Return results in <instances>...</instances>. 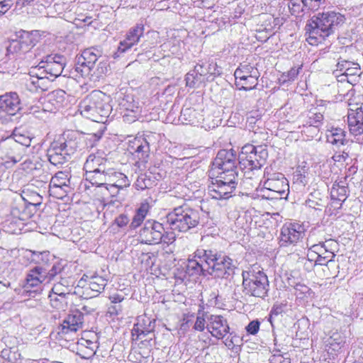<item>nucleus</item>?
<instances>
[{"instance_id": "39", "label": "nucleus", "mask_w": 363, "mask_h": 363, "mask_svg": "<svg viewBox=\"0 0 363 363\" xmlns=\"http://www.w3.org/2000/svg\"><path fill=\"white\" fill-rule=\"evenodd\" d=\"M308 179L303 168L298 167L293 174L292 188L301 190L308 184Z\"/></svg>"}, {"instance_id": "55", "label": "nucleus", "mask_w": 363, "mask_h": 363, "mask_svg": "<svg viewBox=\"0 0 363 363\" xmlns=\"http://www.w3.org/2000/svg\"><path fill=\"white\" fill-rule=\"evenodd\" d=\"M299 69H301V67L298 68L292 67L287 72L283 73L281 75L283 82L284 83L294 81L297 77L299 73Z\"/></svg>"}, {"instance_id": "42", "label": "nucleus", "mask_w": 363, "mask_h": 363, "mask_svg": "<svg viewBox=\"0 0 363 363\" xmlns=\"http://www.w3.org/2000/svg\"><path fill=\"white\" fill-rule=\"evenodd\" d=\"M53 292L56 296L50 295V300L52 306L57 309H63L67 305L66 296L69 294L65 291L58 293L57 291L56 292L54 291Z\"/></svg>"}, {"instance_id": "19", "label": "nucleus", "mask_w": 363, "mask_h": 363, "mask_svg": "<svg viewBox=\"0 0 363 363\" xmlns=\"http://www.w3.org/2000/svg\"><path fill=\"white\" fill-rule=\"evenodd\" d=\"M266 191H271L273 194L288 196L289 191V182L281 173H273L264 183Z\"/></svg>"}, {"instance_id": "6", "label": "nucleus", "mask_w": 363, "mask_h": 363, "mask_svg": "<svg viewBox=\"0 0 363 363\" xmlns=\"http://www.w3.org/2000/svg\"><path fill=\"white\" fill-rule=\"evenodd\" d=\"M242 293L245 296L260 298L268 296L269 282L267 274L259 266L253 265L242 272Z\"/></svg>"}, {"instance_id": "1", "label": "nucleus", "mask_w": 363, "mask_h": 363, "mask_svg": "<svg viewBox=\"0 0 363 363\" xmlns=\"http://www.w3.org/2000/svg\"><path fill=\"white\" fill-rule=\"evenodd\" d=\"M202 245L194 252V257L200 259L208 268V273L219 279L233 277L237 269L233 260L218 249L213 237L207 235L201 238Z\"/></svg>"}, {"instance_id": "38", "label": "nucleus", "mask_w": 363, "mask_h": 363, "mask_svg": "<svg viewBox=\"0 0 363 363\" xmlns=\"http://www.w3.org/2000/svg\"><path fill=\"white\" fill-rule=\"evenodd\" d=\"M136 147L132 146L134 150V154L142 162H146L149 156L150 146L149 143L146 140L140 142L138 140L137 143H134Z\"/></svg>"}, {"instance_id": "27", "label": "nucleus", "mask_w": 363, "mask_h": 363, "mask_svg": "<svg viewBox=\"0 0 363 363\" xmlns=\"http://www.w3.org/2000/svg\"><path fill=\"white\" fill-rule=\"evenodd\" d=\"M326 351L332 357L330 359L335 360L338 354L343 352V347L345 344V337L339 333H334L326 341Z\"/></svg>"}, {"instance_id": "4", "label": "nucleus", "mask_w": 363, "mask_h": 363, "mask_svg": "<svg viewBox=\"0 0 363 363\" xmlns=\"http://www.w3.org/2000/svg\"><path fill=\"white\" fill-rule=\"evenodd\" d=\"M108 99V97L101 91H91L79 104L81 114L92 121L104 123L112 111Z\"/></svg>"}, {"instance_id": "11", "label": "nucleus", "mask_w": 363, "mask_h": 363, "mask_svg": "<svg viewBox=\"0 0 363 363\" xmlns=\"http://www.w3.org/2000/svg\"><path fill=\"white\" fill-rule=\"evenodd\" d=\"M97 183L94 185L100 187L105 186L111 194H117L118 190L130 185L128 177L124 174L117 172L113 168H108L103 174L95 177Z\"/></svg>"}, {"instance_id": "54", "label": "nucleus", "mask_w": 363, "mask_h": 363, "mask_svg": "<svg viewBox=\"0 0 363 363\" xmlns=\"http://www.w3.org/2000/svg\"><path fill=\"white\" fill-rule=\"evenodd\" d=\"M320 242L324 248L325 252H328L331 255L330 261H333V259L335 257L334 252L338 245L337 242L333 239L326 240L325 242Z\"/></svg>"}, {"instance_id": "21", "label": "nucleus", "mask_w": 363, "mask_h": 363, "mask_svg": "<svg viewBox=\"0 0 363 363\" xmlns=\"http://www.w3.org/2000/svg\"><path fill=\"white\" fill-rule=\"evenodd\" d=\"M106 63L100 62L96 69L88 64V62L84 59L83 57L79 56L77 57L76 64L74 65V70L82 77H99L102 74L106 71Z\"/></svg>"}, {"instance_id": "44", "label": "nucleus", "mask_w": 363, "mask_h": 363, "mask_svg": "<svg viewBox=\"0 0 363 363\" xmlns=\"http://www.w3.org/2000/svg\"><path fill=\"white\" fill-rule=\"evenodd\" d=\"M50 252L48 251L43 252H33L30 261L31 262H34L38 264L37 266H41L44 267V266L48 265L50 261Z\"/></svg>"}, {"instance_id": "25", "label": "nucleus", "mask_w": 363, "mask_h": 363, "mask_svg": "<svg viewBox=\"0 0 363 363\" xmlns=\"http://www.w3.org/2000/svg\"><path fill=\"white\" fill-rule=\"evenodd\" d=\"M348 128L354 136L363 133V104L356 110L350 109L347 114Z\"/></svg>"}, {"instance_id": "14", "label": "nucleus", "mask_w": 363, "mask_h": 363, "mask_svg": "<svg viewBox=\"0 0 363 363\" xmlns=\"http://www.w3.org/2000/svg\"><path fill=\"white\" fill-rule=\"evenodd\" d=\"M215 168L220 169V173L226 174H238L237 152L233 149L220 150L213 162Z\"/></svg>"}, {"instance_id": "36", "label": "nucleus", "mask_w": 363, "mask_h": 363, "mask_svg": "<svg viewBox=\"0 0 363 363\" xmlns=\"http://www.w3.org/2000/svg\"><path fill=\"white\" fill-rule=\"evenodd\" d=\"M36 74V77L30 76L29 79L26 80V86L31 91H38V89L43 90V81L45 79H49L48 76L41 74Z\"/></svg>"}, {"instance_id": "22", "label": "nucleus", "mask_w": 363, "mask_h": 363, "mask_svg": "<svg viewBox=\"0 0 363 363\" xmlns=\"http://www.w3.org/2000/svg\"><path fill=\"white\" fill-rule=\"evenodd\" d=\"M22 109V103L16 92L6 93L0 96V110L14 116Z\"/></svg>"}, {"instance_id": "31", "label": "nucleus", "mask_w": 363, "mask_h": 363, "mask_svg": "<svg viewBox=\"0 0 363 363\" xmlns=\"http://www.w3.org/2000/svg\"><path fill=\"white\" fill-rule=\"evenodd\" d=\"M155 320L143 316L138 318V322L134 325V331L138 336L147 335L154 331Z\"/></svg>"}, {"instance_id": "20", "label": "nucleus", "mask_w": 363, "mask_h": 363, "mask_svg": "<svg viewBox=\"0 0 363 363\" xmlns=\"http://www.w3.org/2000/svg\"><path fill=\"white\" fill-rule=\"evenodd\" d=\"M82 313L79 312V310L73 311L58 327L57 333L65 335L76 333L79 329L82 328L84 320Z\"/></svg>"}, {"instance_id": "45", "label": "nucleus", "mask_w": 363, "mask_h": 363, "mask_svg": "<svg viewBox=\"0 0 363 363\" xmlns=\"http://www.w3.org/2000/svg\"><path fill=\"white\" fill-rule=\"evenodd\" d=\"M50 184L58 186H71L70 175L67 172H58L51 179Z\"/></svg>"}, {"instance_id": "37", "label": "nucleus", "mask_w": 363, "mask_h": 363, "mask_svg": "<svg viewBox=\"0 0 363 363\" xmlns=\"http://www.w3.org/2000/svg\"><path fill=\"white\" fill-rule=\"evenodd\" d=\"M134 185L136 189L143 191L155 186L156 180L155 178L150 174H141L138 177Z\"/></svg>"}, {"instance_id": "28", "label": "nucleus", "mask_w": 363, "mask_h": 363, "mask_svg": "<svg viewBox=\"0 0 363 363\" xmlns=\"http://www.w3.org/2000/svg\"><path fill=\"white\" fill-rule=\"evenodd\" d=\"M32 140L30 133L21 128H16L13 132V138L11 139V148L13 150H20L29 147Z\"/></svg>"}, {"instance_id": "51", "label": "nucleus", "mask_w": 363, "mask_h": 363, "mask_svg": "<svg viewBox=\"0 0 363 363\" xmlns=\"http://www.w3.org/2000/svg\"><path fill=\"white\" fill-rule=\"evenodd\" d=\"M196 111L191 107H183L181 111L179 120L182 122L194 123Z\"/></svg>"}, {"instance_id": "53", "label": "nucleus", "mask_w": 363, "mask_h": 363, "mask_svg": "<svg viewBox=\"0 0 363 363\" xmlns=\"http://www.w3.org/2000/svg\"><path fill=\"white\" fill-rule=\"evenodd\" d=\"M138 107L133 105L131 108H126L123 115L124 122L131 123L138 118Z\"/></svg>"}, {"instance_id": "52", "label": "nucleus", "mask_w": 363, "mask_h": 363, "mask_svg": "<svg viewBox=\"0 0 363 363\" xmlns=\"http://www.w3.org/2000/svg\"><path fill=\"white\" fill-rule=\"evenodd\" d=\"M63 270V267L60 263H55L53 264L52 268L47 272L46 269L44 268V276L46 281V283H49L51 281L54 280L55 277L61 273Z\"/></svg>"}, {"instance_id": "48", "label": "nucleus", "mask_w": 363, "mask_h": 363, "mask_svg": "<svg viewBox=\"0 0 363 363\" xmlns=\"http://www.w3.org/2000/svg\"><path fill=\"white\" fill-rule=\"evenodd\" d=\"M320 192L314 191L309 194L308 199L306 200V205L312 208L318 209V206H323V201L320 198Z\"/></svg>"}, {"instance_id": "15", "label": "nucleus", "mask_w": 363, "mask_h": 363, "mask_svg": "<svg viewBox=\"0 0 363 363\" xmlns=\"http://www.w3.org/2000/svg\"><path fill=\"white\" fill-rule=\"evenodd\" d=\"M108 162L104 157L99 155L91 154L87 157L84 168L86 170V179L94 185L97 183L95 177L99 174H103L107 170V164Z\"/></svg>"}, {"instance_id": "13", "label": "nucleus", "mask_w": 363, "mask_h": 363, "mask_svg": "<svg viewBox=\"0 0 363 363\" xmlns=\"http://www.w3.org/2000/svg\"><path fill=\"white\" fill-rule=\"evenodd\" d=\"M305 235L303 226L296 223L283 225L279 237V244L281 247L296 245Z\"/></svg>"}, {"instance_id": "8", "label": "nucleus", "mask_w": 363, "mask_h": 363, "mask_svg": "<svg viewBox=\"0 0 363 363\" xmlns=\"http://www.w3.org/2000/svg\"><path fill=\"white\" fill-rule=\"evenodd\" d=\"M238 182V174L218 173V176L208 187V194L216 200L232 197Z\"/></svg>"}, {"instance_id": "58", "label": "nucleus", "mask_w": 363, "mask_h": 363, "mask_svg": "<svg viewBox=\"0 0 363 363\" xmlns=\"http://www.w3.org/2000/svg\"><path fill=\"white\" fill-rule=\"evenodd\" d=\"M353 65L354 62L340 59L337 64L336 71L342 72V74H345Z\"/></svg>"}, {"instance_id": "57", "label": "nucleus", "mask_w": 363, "mask_h": 363, "mask_svg": "<svg viewBox=\"0 0 363 363\" xmlns=\"http://www.w3.org/2000/svg\"><path fill=\"white\" fill-rule=\"evenodd\" d=\"M306 10L308 11H317L320 4H324L325 0H304Z\"/></svg>"}, {"instance_id": "18", "label": "nucleus", "mask_w": 363, "mask_h": 363, "mask_svg": "<svg viewBox=\"0 0 363 363\" xmlns=\"http://www.w3.org/2000/svg\"><path fill=\"white\" fill-rule=\"evenodd\" d=\"M44 267L36 266L30 269L26 278V283L23 285V291L32 296V294H39L40 286L42 283L46 282L44 276Z\"/></svg>"}, {"instance_id": "46", "label": "nucleus", "mask_w": 363, "mask_h": 363, "mask_svg": "<svg viewBox=\"0 0 363 363\" xmlns=\"http://www.w3.org/2000/svg\"><path fill=\"white\" fill-rule=\"evenodd\" d=\"M290 13L293 16H303L306 11L304 0H290L288 4Z\"/></svg>"}, {"instance_id": "43", "label": "nucleus", "mask_w": 363, "mask_h": 363, "mask_svg": "<svg viewBox=\"0 0 363 363\" xmlns=\"http://www.w3.org/2000/svg\"><path fill=\"white\" fill-rule=\"evenodd\" d=\"M80 56L83 57L88 62V64L92 65L94 68L96 62L101 57V52L94 48L84 50Z\"/></svg>"}, {"instance_id": "7", "label": "nucleus", "mask_w": 363, "mask_h": 363, "mask_svg": "<svg viewBox=\"0 0 363 363\" xmlns=\"http://www.w3.org/2000/svg\"><path fill=\"white\" fill-rule=\"evenodd\" d=\"M267 157V145H246L239 155L238 164L242 169L259 170L266 164Z\"/></svg>"}, {"instance_id": "9", "label": "nucleus", "mask_w": 363, "mask_h": 363, "mask_svg": "<svg viewBox=\"0 0 363 363\" xmlns=\"http://www.w3.org/2000/svg\"><path fill=\"white\" fill-rule=\"evenodd\" d=\"M13 37L7 46L8 54L25 53L29 51L38 43L40 35L36 30L31 31L20 30L14 33Z\"/></svg>"}, {"instance_id": "47", "label": "nucleus", "mask_w": 363, "mask_h": 363, "mask_svg": "<svg viewBox=\"0 0 363 363\" xmlns=\"http://www.w3.org/2000/svg\"><path fill=\"white\" fill-rule=\"evenodd\" d=\"M202 77V76L199 75V74L196 72L195 66L193 70L186 74V85L191 88L195 87L198 84H201L203 82Z\"/></svg>"}, {"instance_id": "33", "label": "nucleus", "mask_w": 363, "mask_h": 363, "mask_svg": "<svg viewBox=\"0 0 363 363\" xmlns=\"http://www.w3.org/2000/svg\"><path fill=\"white\" fill-rule=\"evenodd\" d=\"M149 210L150 205L148 203L145 202L140 204V207L136 210L135 213L130 223L129 224L128 228L130 230H134L141 225L145 217L147 216Z\"/></svg>"}, {"instance_id": "24", "label": "nucleus", "mask_w": 363, "mask_h": 363, "mask_svg": "<svg viewBox=\"0 0 363 363\" xmlns=\"http://www.w3.org/2000/svg\"><path fill=\"white\" fill-rule=\"evenodd\" d=\"M207 328L211 335L218 339H223L228 333H230L228 321L222 315H211Z\"/></svg>"}, {"instance_id": "26", "label": "nucleus", "mask_w": 363, "mask_h": 363, "mask_svg": "<svg viewBox=\"0 0 363 363\" xmlns=\"http://www.w3.org/2000/svg\"><path fill=\"white\" fill-rule=\"evenodd\" d=\"M196 72L203 77H206L208 82H213L216 77L222 74V68L213 60L206 62L198 63L196 65Z\"/></svg>"}, {"instance_id": "56", "label": "nucleus", "mask_w": 363, "mask_h": 363, "mask_svg": "<svg viewBox=\"0 0 363 363\" xmlns=\"http://www.w3.org/2000/svg\"><path fill=\"white\" fill-rule=\"evenodd\" d=\"M77 354L82 359H89L95 354V350L94 347L84 348L82 347L78 348Z\"/></svg>"}, {"instance_id": "5", "label": "nucleus", "mask_w": 363, "mask_h": 363, "mask_svg": "<svg viewBox=\"0 0 363 363\" xmlns=\"http://www.w3.org/2000/svg\"><path fill=\"white\" fill-rule=\"evenodd\" d=\"M82 138L77 132H68L63 138L54 141L47 150L49 162L54 166L63 164L79 147Z\"/></svg>"}, {"instance_id": "49", "label": "nucleus", "mask_w": 363, "mask_h": 363, "mask_svg": "<svg viewBox=\"0 0 363 363\" xmlns=\"http://www.w3.org/2000/svg\"><path fill=\"white\" fill-rule=\"evenodd\" d=\"M28 190L27 191H23V195H22L21 197L22 199H23L25 201H26L27 205L30 206H40L43 201V197L36 192H33L29 198H26L28 196Z\"/></svg>"}, {"instance_id": "2", "label": "nucleus", "mask_w": 363, "mask_h": 363, "mask_svg": "<svg viewBox=\"0 0 363 363\" xmlns=\"http://www.w3.org/2000/svg\"><path fill=\"white\" fill-rule=\"evenodd\" d=\"M345 18L340 13L328 11L313 16L306 26L310 44L320 43L333 34L335 29L345 23Z\"/></svg>"}, {"instance_id": "23", "label": "nucleus", "mask_w": 363, "mask_h": 363, "mask_svg": "<svg viewBox=\"0 0 363 363\" xmlns=\"http://www.w3.org/2000/svg\"><path fill=\"white\" fill-rule=\"evenodd\" d=\"M66 93L62 89H57L48 94L43 104L44 111L55 113L65 106Z\"/></svg>"}, {"instance_id": "62", "label": "nucleus", "mask_w": 363, "mask_h": 363, "mask_svg": "<svg viewBox=\"0 0 363 363\" xmlns=\"http://www.w3.org/2000/svg\"><path fill=\"white\" fill-rule=\"evenodd\" d=\"M23 149H21L20 150H13L11 149V155H9L11 161L14 163L20 162L23 157Z\"/></svg>"}, {"instance_id": "17", "label": "nucleus", "mask_w": 363, "mask_h": 363, "mask_svg": "<svg viewBox=\"0 0 363 363\" xmlns=\"http://www.w3.org/2000/svg\"><path fill=\"white\" fill-rule=\"evenodd\" d=\"M234 77L235 80L250 81V86H240L239 90L250 91L256 88L259 73L257 68L250 64L240 65L235 71Z\"/></svg>"}, {"instance_id": "32", "label": "nucleus", "mask_w": 363, "mask_h": 363, "mask_svg": "<svg viewBox=\"0 0 363 363\" xmlns=\"http://www.w3.org/2000/svg\"><path fill=\"white\" fill-rule=\"evenodd\" d=\"M330 104V101L323 100L318 101L317 106L314 108L315 111L312 112V116L309 117L308 123L310 126L318 128L322 124L324 118L323 113L327 105Z\"/></svg>"}, {"instance_id": "34", "label": "nucleus", "mask_w": 363, "mask_h": 363, "mask_svg": "<svg viewBox=\"0 0 363 363\" xmlns=\"http://www.w3.org/2000/svg\"><path fill=\"white\" fill-rule=\"evenodd\" d=\"M203 262H201L200 259L194 257L193 259H189L185 266V274L188 277H199L201 275H205V269L203 267Z\"/></svg>"}, {"instance_id": "35", "label": "nucleus", "mask_w": 363, "mask_h": 363, "mask_svg": "<svg viewBox=\"0 0 363 363\" xmlns=\"http://www.w3.org/2000/svg\"><path fill=\"white\" fill-rule=\"evenodd\" d=\"M348 189L345 182H335L330 190V197L332 200L344 202L348 196Z\"/></svg>"}, {"instance_id": "59", "label": "nucleus", "mask_w": 363, "mask_h": 363, "mask_svg": "<svg viewBox=\"0 0 363 363\" xmlns=\"http://www.w3.org/2000/svg\"><path fill=\"white\" fill-rule=\"evenodd\" d=\"M259 321L258 320H254L247 325L246 330L250 335H256L259 330Z\"/></svg>"}, {"instance_id": "29", "label": "nucleus", "mask_w": 363, "mask_h": 363, "mask_svg": "<svg viewBox=\"0 0 363 363\" xmlns=\"http://www.w3.org/2000/svg\"><path fill=\"white\" fill-rule=\"evenodd\" d=\"M326 141L339 149L347 143L346 132L340 128H332L326 133Z\"/></svg>"}, {"instance_id": "30", "label": "nucleus", "mask_w": 363, "mask_h": 363, "mask_svg": "<svg viewBox=\"0 0 363 363\" xmlns=\"http://www.w3.org/2000/svg\"><path fill=\"white\" fill-rule=\"evenodd\" d=\"M11 215L20 220L26 221L31 216V212L29 206L21 197L18 200H16L11 206Z\"/></svg>"}, {"instance_id": "3", "label": "nucleus", "mask_w": 363, "mask_h": 363, "mask_svg": "<svg viewBox=\"0 0 363 363\" xmlns=\"http://www.w3.org/2000/svg\"><path fill=\"white\" fill-rule=\"evenodd\" d=\"M202 211L188 204L175 207L165 216L167 224L173 232L187 233L201 222Z\"/></svg>"}, {"instance_id": "12", "label": "nucleus", "mask_w": 363, "mask_h": 363, "mask_svg": "<svg viewBox=\"0 0 363 363\" xmlns=\"http://www.w3.org/2000/svg\"><path fill=\"white\" fill-rule=\"evenodd\" d=\"M163 224L152 219L145 221L143 227L140 230L139 237L142 243L147 245H157L162 242L167 243L168 235L165 234Z\"/></svg>"}, {"instance_id": "60", "label": "nucleus", "mask_w": 363, "mask_h": 363, "mask_svg": "<svg viewBox=\"0 0 363 363\" xmlns=\"http://www.w3.org/2000/svg\"><path fill=\"white\" fill-rule=\"evenodd\" d=\"M130 219L128 217L127 215L124 213L120 214L118 216H117L114 220V223L117 225L119 228H123L127 226V225L129 223Z\"/></svg>"}, {"instance_id": "40", "label": "nucleus", "mask_w": 363, "mask_h": 363, "mask_svg": "<svg viewBox=\"0 0 363 363\" xmlns=\"http://www.w3.org/2000/svg\"><path fill=\"white\" fill-rule=\"evenodd\" d=\"M73 188L71 186H58L50 184L49 193L50 195L57 199H63L69 194Z\"/></svg>"}, {"instance_id": "50", "label": "nucleus", "mask_w": 363, "mask_h": 363, "mask_svg": "<svg viewBox=\"0 0 363 363\" xmlns=\"http://www.w3.org/2000/svg\"><path fill=\"white\" fill-rule=\"evenodd\" d=\"M287 304L286 303H275L272 306L268 320L270 322L272 326H273V319L282 313H285L286 311Z\"/></svg>"}, {"instance_id": "64", "label": "nucleus", "mask_w": 363, "mask_h": 363, "mask_svg": "<svg viewBox=\"0 0 363 363\" xmlns=\"http://www.w3.org/2000/svg\"><path fill=\"white\" fill-rule=\"evenodd\" d=\"M122 306L121 304L111 303L108 307V313L111 315H117L122 312Z\"/></svg>"}, {"instance_id": "10", "label": "nucleus", "mask_w": 363, "mask_h": 363, "mask_svg": "<svg viewBox=\"0 0 363 363\" xmlns=\"http://www.w3.org/2000/svg\"><path fill=\"white\" fill-rule=\"evenodd\" d=\"M66 64L65 56L57 53L46 54L40 58L38 65V71H41V74L48 76V79L53 81L62 74Z\"/></svg>"}, {"instance_id": "63", "label": "nucleus", "mask_w": 363, "mask_h": 363, "mask_svg": "<svg viewBox=\"0 0 363 363\" xmlns=\"http://www.w3.org/2000/svg\"><path fill=\"white\" fill-rule=\"evenodd\" d=\"M14 0H0V13L4 14L8 11L12 5Z\"/></svg>"}, {"instance_id": "61", "label": "nucleus", "mask_w": 363, "mask_h": 363, "mask_svg": "<svg viewBox=\"0 0 363 363\" xmlns=\"http://www.w3.org/2000/svg\"><path fill=\"white\" fill-rule=\"evenodd\" d=\"M360 74H361L360 65L357 62H354V65L352 67H351L350 69L347 71V72H345V74H342V75H344L345 77H348V76L359 77Z\"/></svg>"}, {"instance_id": "16", "label": "nucleus", "mask_w": 363, "mask_h": 363, "mask_svg": "<svg viewBox=\"0 0 363 363\" xmlns=\"http://www.w3.org/2000/svg\"><path fill=\"white\" fill-rule=\"evenodd\" d=\"M144 30L145 28L143 23H137L130 28L126 33L124 40L120 42L118 50L113 55L114 58L119 57L121 54L128 52L136 45L143 37Z\"/></svg>"}, {"instance_id": "41", "label": "nucleus", "mask_w": 363, "mask_h": 363, "mask_svg": "<svg viewBox=\"0 0 363 363\" xmlns=\"http://www.w3.org/2000/svg\"><path fill=\"white\" fill-rule=\"evenodd\" d=\"M106 284L107 280L98 275L91 277L89 281V289L97 294L101 293Z\"/></svg>"}]
</instances>
